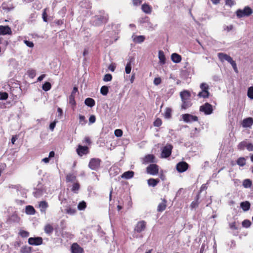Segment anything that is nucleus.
Returning a JSON list of instances; mask_svg holds the SVG:
<instances>
[{
	"label": "nucleus",
	"mask_w": 253,
	"mask_h": 253,
	"mask_svg": "<svg viewBox=\"0 0 253 253\" xmlns=\"http://www.w3.org/2000/svg\"><path fill=\"white\" fill-rule=\"evenodd\" d=\"M155 156L153 154H147L142 159V163L147 164L155 162Z\"/></svg>",
	"instance_id": "nucleus-12"
},
{
	"label": "nucleus",
	"mask_w": 253,
	"mask_h": 253,
	"mask_svg": "<svg viewBox=\"0 0 253 253\" xmlns=\"http://www.w3.org/2000/svg\"><path fill=\"white\" fill-rule=\"evenodd\" d=\"M84 103L86 106L92 107L95 105V102L93 99L87 98L84 101Z\"/></svg>",
	"instance_id": "nucleus-29"
},
{
	"label": "nucleus",
	"mask_w": 253,
	"mask_h": 253,
	"mask_svg": "<svg viewBox=\"0 0 253 253\" xmlns=\"http://www.w3.org/2000/svg\"><path fill=\"white\" fill-rule=\"evenodd\" d=\"M181 100H191V93L190 91L187 90L181 91L180 93Z\"/></svg>",
	"instance_id": "nucleus-17"
},
{
	"label": "nucleus",
	"mask_w": 253,
	"mask_h": 253,
	"mask_svg": "<svg viewBox=\"0 0 253 253\" xmlns=\"http://www.w3.org/2000/svg\"><path fill=\"white\" fill-rule=\"evenodd\" d=\"M240 206L243 210L246 211L250 210L251 204L249 201H245L241 203Z\"/></svg>",
	"instance_id": "nucleus-23"
},
{
	"label": "nucleus",
	"mask_w": 253,
	"mask_h": 253,
	"mask_svg": "<svg viewBox=\"0 0 253 253\" xmlns=\"http://www.w3.org/2000/svg\"><path fill=\"white\" fill-rule=\"evenodd\" d=\"M182 104L181 106V110H186L191 107L192 105L191 100H181Z\"/></svg>",
	"instance_id": "nucleus-19"
},
{
	"label": "nucleus",
	"mask_w": 253,
	"mask_h": 253,
	"mask_svg": "<svg viewBox=\"0 0 253 253\" xmlns=\"http://www.w3.org/2000/svg\"><path fill=\"white\" fill-rule=\"evenodd\" d=\"M132 4L134 6H137L140 5L142 1V0H131Z\"/></svg>",
	"instance_id": "nucleus-59"
},
{
	"label": "nucleus",
	"mask_w": 253,
	"mask_h": 253,
	"mask_svg": "<svg viewBox=\"0 0 253 253\" xmlns=\"http://www.w3.org/2000/svg\"><path fill=\"white\" fill-rule=\"evenodd\" d=\"M65 211H66V213L69 214H71V215L74 214L76 212V211H77L76 209H73V208H72L71 207L67 208L65 210Z\"/></svg>",
	"instance_id": "nucleus-45"
},
{
	"label": "nucleus",
	"mask_w": 253,
	"mask_h": 253,
	"mask_svg": "<svg viewBox=\"0 0 253 253\" xmlns=\"http://www.w3.org/2000/svg\"><path fill=\"white\" fill-rule=\"evenodd\" d=\"M112 79V76L110 74H107L105 75L103 77V81L104 82H109L111 81Z\"/></svg>",
	"instance_id": "nucleus-52"
},
{
	"label": "nucleus",
	"mask_w": 253,
	"mask_h": 253,
	"mask_svg": "<svg viewBox=\"0 0 253 253\" xmlns=\"http://www.w3.org/2000/svg\"><path fill=\"white\" fill-rule=\"evenodd\" d=\"M86 208V204L84 201L80 202L78 205V209L80 211L84 210Z\"/></svg>",
	"instance_id": "nucleus-41"
},
{
	"label": "nucleus",
	"mask_w": 253,
	"mask_h": 253,
	"mask_svg": "<svg viewBox=\"0 0 253 253\" xmlns=\"http://www.w3.org/2000/svg\"><path fill=\"white\" fill-rule=\"evenodd\" d=\"M25 212L28 214L33 215L35 213L36 211L33 206L29 205L26 207Z\"/></svg>",
	"instance_id": "nucleus-26"
},
{
	"label": "nucleus",
	"mask_w": 253,
	"mask_h": 253,
	"mask_svg": "<svg viewBox=\"0 0 253 253\" xmlns=\"http://www.w3.org/2000/svg\"><path fill=\"white\" fill-rule=\"evenodd\" d=\"M48 10V8H45L43 10L42 14V18L44 22L47 21V10Z\"/></svg>",
	"instance_id": "nucleus-49"
},
{
	"label": "nucleus",
	"mask_w": 253,
	"mask_h": 253,
	"mask_svg": "<svg viewBox=\"0 0 253 253\" xmlns=\"http://www.w3.org/2000/svg\"><path fill=\"white\" fill-rule=\"evenodd\" d=\"M134 176L133 171H127L125 172L122 175V177L125 179H129Z\"/></svg>",
	"instance_id": "nucleus-27"
},
{
	"label": "nucleus",
	"mask_w": 253,
	"mask_h": 253,
	"mask_svg": "<svg viewBox=\"0 0 253 253\" xmlns=\"http://www.w3.org/2000/svg\"><path fill=\"white\" fill-rule=\"evenodd\" d=\"M167 201L166 199H163L162 202L160 203L159 204V205L158 206V208H157L158 211L162 212L164 210H165V209H166V207H167Z\"/></svg>",
	"instance_id": "nucleus-18"
},
{
	"label": "nucleus",
	"mask_w": 253,
	"mask_h": 253,
	"mask_svg": "<svg viewBox=\"0 0 253 253\" xmlns=\"http://www.w3.org/2000/svg\"><path fill=\"white\" fill-rule=\"evenodd\" d=\"M200 111L204 112L206 115H210L213 112L212 106L209 103H206L200 107Z\"/></svg>",
	"instance_id": "nucleus-4"
},
{
	"label": "nucleus",
	"mask_w": 253,
	"mask_h": 253,
	"mask_svg": "<svg viewBox=\"0 0 253 253\" xmlns=\"http://www.w3.org/2000/svg\"><path fill=\"white\" fill-rule=\"evenodd\" d=\"M146 170L147 173L151 175H156L159 172V167L156 164H150L147 167Z\"/></svg>",
	"instance_id": "nucleus-6"
},
{
	"label": "nucleus",
	"mask_w": 253,
	"mask_h": 253,
	"mask_svg": "<svg viewBox=\"0 0 253 253\" xmlns=\"http://www.w3.org/2000/svg\"><path fill=\"white\" fill-rule=\"evenodd\" d=\"M154 126H155L159 127L162 124V121L161 119L157 118L154 122Z\"/></svg>",
	"instance_id": "nucleus-53"
},
{
	"label": "nucleus",
	"mask_w": 253,
	"mask_h": 253,
	"mask_svg": "<svg viewBox=\"0 0 253 253\" xmlns=\"http://www.w3.org/2000/svg\"><path fill=\"white\" fill-rule=\"evenodd\" d=\"M246 160L244 157H240L236 161L237 165L240 167H244L246 165Z\"/></svg>",
	"instance_id": "nucleus-34"
},
{
	"label": "nucleus",
	"mask_w": 253,
	"mask_h": 253,
	"mask_svg": "<svg viewBox=\"0 0 253 253\" xmlns=\"http://www.w3.org/2000/svg\"><path fill=\"white\" fill-rule=\"evenodd\" d=\"M51 88V84L49 82H45L42 86V88L45 91L49 90Z\"/></svg>",
	"instance_id": "nucleus-38"
},
{
	"label": "nucleus",
	"mask_w": 253,
	"mask_h": 253,
	"mask_svg": "<svg viewBox=\"0 0 253 253\" xmlns=\"http://www.w3.org/2000/svg\"><path fill=\"white\" fill-rule=\"evenodd\" d=\"M241 124L243 127H250L253 125V118L248 117L244 119L242 121Z\"/></svg>",
	"instance_id": "nucleus-14"
},
{
	"label": "nucleus",
	"mask_w": 253,
	"mask_h": 253,
	"mask_svg": "<svg viewBox=\"0 0 253 253\" xmlns=\"http://www.w3.org/2000/svg\"><path fill=\"white\" fill-rule=\"evenodd\" d=\"M242 226L245 228H248L251 225V222L248 219H245L242 222Z\"/></svg>",
	"instance_id": "nucleus-50"
},
{
	"label": "nucleus",
	"mask_w": 253,
	"mask_h": 253,
	"mask_svg": "<svg viewBox=\"0 0 253 253\" xmlns=\"http://www.w3.org/2000/svg\"><path fill=\"white\" fill-rule=\"evenodd\" d=\"M159 59L161 64H164L166 63L165 55L162 50L159 51Z\"/></svg>",
	"instance_id": "nucleus-31"
},
{
	"label": "nucleus",
	"mask_w": 253,
	"mask_h": 253,
	"mask_svg": "<svg viewBox=\"0 0 253 253\" xmlns=\"http://www.w3.org/2000/svg\"><path fill=\"white\" fill-rule=\"evenodd\" d=\"M10 220L14 222L19 223L20 221V217L16 214H13L11 216Z\"/></svg>",
	"instance_id": "nucleus-37"
},
{
	"label": "nucleus",
	"mask_w": 253,
	"mask_h": 253,
	"mask_svg": "<svg viewBox=\"0 0 253 253\" xmlns=\"http://www.w3.org/2000/svg\"><path fill=\"white\" fill-rule=\"evenodd\" d=\"M76 179V176L73 174H69L66 176V180L67 181H73Z\"/></svg>",
	"instance_id": "nucleus-54"
},
{
	"label": "nucleus",
	"mask_w": 253,
	"mask_h": 253,
	"mask_svg": "<svg viewBox=\"0 0 253 253\" xmlns=\"http://www.w3.org/2000/svg\"><path fill=\"white\" fill-rule=\"evenodd\" d=\"M28 244L32 246H39L43 243V239L41 237H30L28 239Z\"/></svg>",
	"instance_id": "nucleus-5"
},
{
	"label": "nucleus",
	"mask_w": 253,
	"mask_h": 253,
	"mask_svg": "<svg viewBox=\"0 0 253 253\" xmlns=\"http://www.w3.org/2000/svg\"><path fill=\"white\" fill-rule=\"evenodd\" d=\"M172 148V146L170 144L165 146L162 152V157L165 158L169 157L171 155Z\"/></svg>",
	"instance_id": "nucleus-7"
},
{
	"label": "nucleus",
	"mask_w": 253,
	"mask_h": 253,
	"mask_svg": "<svg viewBox=\"0 0 253 253\" xmlns=\"http://www.w3.org/2000/svg\"><path fill=\"white\" fill-rule=\"evenodd\" d=\"M162 82V80H161V79L159 77L158 78H155L154 79V84H155V85H159Z\"/></svg>",
	"instance_id": "nucleus-63"
},
{
	"label": "nucleus",
	"mask_w": 253,
	"mask_h": 253,
	"mask_svg": "<svg viewBox=\"0 0 253 253\" xmlns=\"http://www.w3.org/2000/svg\"><path fill=\"white\" fill-rule=\"evenodd\" d=\"M189 165L185 162H181L177 164L176 169L179 172H183L188 169Z\"/></svg>",
	"instance_id": "nucleus-11"
},
{
	"label": "nucleus",
	"mask_w": 253,
	"mask_h": 253,
	"mask_svg": "<svg viewBox=\"0 0 253 253\" xmlns=\"http://www.w3.org/2000/svg\"><path fill=\"white\" fill-rule=\"evenodd\" d=\"M69 102H70V103L73 105H76V101L75 100V96L73 94V93H72L69 96Z\"/></svg>",
	"instance_id": "nucleus-56"
},
{
	"label": "nucleus",
	"mask_w": 253,
	"mask_h": 253,
	"mask_svg": "<svg viewBox=\"0 0 253 253\" xmlns=\"http://www.w3.org/2000/svg\"><path fill=\"white\" fill-rule=\"evenodd\" d=\"M24 42L28 47H33L34 46V44L32 42H30L27 40H24Z\"/></svg>",
	"instance_id": "nucleus-62"
},
{
	"label": "nucleus",
	"mask_w": 253,
	"mask_h": 253,
	"mask_svg": "<svg viewBox=\"0 0 253 253\" xmlns=\"http://www.w3.org/2000/svg\"><path fill=\"white\" fill-rule=\"evenodd\" d=\"M236 15L238 17L242 18L250 16L253 13V10L249 6H246L243 9H238L236 11Z\"/></svg>",
	"instance_id": "nucleus-2"
},
{
	"label": "nucleus",
	"mask_w": 253,
	"mask_h": 253,
	"mask_svg": "<svg viewBox=\"0 0 253 253\" xmlns=\"http://www.w3.org/2000/svg\"><path fill=\"white\" fill-rule=\"evenodd\" d=\"M229 227L230 229L233 230H236L238 229V227L236 226V223L235 222L230 223L229 224Z\"/></svg>",
	"instance_id": "nucleus-60"
},
{
	"label": "nucleus",
	"mask_w": 253,
	"mask_h": 253,
	"mask_svg": "<svg viewBox=\"0 0 253 253\" xmlns=\"http://www.w3.org/2000/svg\"><path fill=\"white\" fill-rule=\"evenodd\" d=\"M32 248L27 246H23L20 249L21 253H31Z\"/></svg>",
	"instance_id": "nucleus-35"
},
{
	"label": "nucleus",
	"mask_w": 253,
	"mask_h": 253,
	"mask_svg": "<svg viewBox=\"0 0 253 253\" xmlns=\"http://www.w3.org/2000/svg\"><path fill=\"white\" fill-rule=\"evenodd\" d=\"M53 227L50 224L45 225L44 228V232L47 234H51L53 231Z\"/></svg>",
	"instance_id": "nucleus-30"
},
{
	"label": "nucleus",
	"mask_w": 253,
	"mask_h": 253,
	"mask_svg": "<svg viewBox=\"0 0 253 253\" xmlns=\"http://www.w3.org/2000/svg\"><path fill=\"white\" fill-rule=\"evenodd\" d=\"M217 56L219 60L221 62H224L225 60L228 61L229 63H230L232 66L233 67L234 71L236 72H238L237 67L236 65V63L235 61H234L231 57H230L229 55L224 53H218L217 54Z\"/></svg>",
	"instance_id": "nucleus-1"
},
{
	"label": "nucleus",
	"mask_w": 253,
	"mask_h": 253,
	"mask_svg": "<svg viewBox=\"0 0 253 253\" xmlns=\"http://www.w3.org/2000/svg\"><path fill=\"white\" fill-rule=\"evenodd\" d=\"M72 253H84V249L77 243H74L71 246Z\"/></svg>",
	"instance_id": "nucleus-15"
},
{
	"label": "nucleus",
	"mask_w": 253,
	"mask_h": 253,
	"mask_svg": "<svg viewBox=\"0 0 253 253\" xmlns=\"http://www.w3.org/2000/svg\"><path fill=\"white\" fill-rule=\"evenodd\" d=\"M109 91L108 87L106 85H103L101 87L100 93L103 95H106Z\"/></svg>",
	"instance_id": "nucleus-43"
},
{
	"label": "nucleus",
	"mask_w": 253,
	"mask_h": 253,
	"mask_svg": "<svg viewBox=\"0 0 253 253\" xmlns=\"http://www.w3.org/2000/svg\"><path fill=\"white\" fill-rule=\"evenodd\" d=\"M27 74L30 78L33 79L36 76V70H35L34 69L29 70L27 71Z\"/></svg>",
	"instance_id": "nucleus-44"
},
{
	"label": "nucleus",
	"mask_w": 253,
	"mask_h": 253,
	"mask_svg": "<svg viewBox=\"0 0 253 253\" xmlns=\"http://www.w3.org/2000/svg\"><path fill=\"white\" fill-rule=\"evenodd\" d=\"M252 181L249 179H246L243 181V185L245 188H249L252 186Z\"/></svg>",
	"instance_id": "nucleus-40"
},
{
	"label": "nucleus",
	"mask_w": 253,
	"mask_h": 253,
	"mask_svg": "<svg viewBox=\"0 0 253 253\" xmlns=\"http://www.w3.org/2000/svg\"><path fill=\"white\" fill-rule=\"evenodd\" d=\"M39 206L41 208V211L45 212L46 209L48 206V205L46 201H43L40 202Z\"/></svg>",
	"instance_id": "nucleus-33"
},
{
	"label": "nucleus",
	"mask_w": 253,
	"mask_h": 253,
	"mask_svg": "<svg viewBox=\"0 0 253 253\" xmlns=\"http://www.w3.org/2000/svg\"><path fill=\"white\" fill-rule=\"evenodd\" d=\"M79 124H81V125L84 126L86 124L87 121L85 120V118L84 116L82 115H79Z\"/></svg>",
	"instance_id": "nucleus-42"
},
{
	"label": "nucleus",
	"mask_w": 253,
	"mask_h": 253,
	"mask_svg": "<svg viewBox=\"0 0 253 253\" xmlns=\"http://www.w3.org/2000/svg\"><path fill=\"white\" fill-rule=\"evenodd\" d=\"M12 31L8 26H0V35H11Z\"/></svg>",
	"instance_id": "nucleus-13"
},
{
	"label": "nucleus",
	"mask_w": 253,
	"mask_h": 253,
	"mask_svg": "<svg viewBox=\"0 0 253 253\" xmlns=\"http://www.w3.org/2000/svg\"><path fill=\"white\" fill-rule=\"evenodd\" d=\"M200 199V195L198 194L197 195L194 201H193L190 204V207L191 209H196L197 208L199 205V200Z\"/></svg>",
	"instance_id": "nucleus-22"
},
{
	"label": "nucleus",
	"mask_w": 253,
	"mask_h": 253,
	"mask_svg": "<svg viewBox=\"0 0 253 253\" xmlns=\"http://www.w3.org/2000/svg\"><path fill=\"white\" fill-rule=\"evenodd\" d=\"M200 88L201 90H209V86L206 83H203L200 84Z\"/></svg>",
	"instance_id": "nucleus-57"
},
{
	"label": "nucleus",
	"mask_w": 253,
	"mask_h": 253,
	"mask_svg": "<svg viewBox=\"0 0 253 253\" xmlns=\"http://www.w3.org/2000/svg\"><path fill=\"white\" fill-rule=\"evenodd\" d=\"M96 121V117L94 115H92L89 118V123L90 124H93Z\"/></svg>",
	"instance_id": "nucleus-61"
},
{
	"label": "nucleus",
	"mask_w": 253,
	"mask_h": 253,
	"mask_svg": "<svg viewBox=\"0 0 253 253\" xmlns=\"http://www.w3.org/2000/svg\"><path fill=\"white\" fill-rule=\"evenodd\" d=\"M247 149L249 151H253V144L252 143H248Z\"/></svg>",
	"instance_id": "nucleus-64"
},
{
	"label": "nucleus",
	"mask_w": 253,
	"mask_h": 253,
	"mask_svg": "<svg viewBox=\"0 0 253 253\" xmlns=\"http://www.w3.org/2000/svg\"><path fill=\"white\" fill-rule=\"evenodd\" d=\"M8 97V94L7 92H0V100H6Z\"/></svg>",
	"instance_id": "nucleus-51"
},
{
	"label": "nucleus",
	"mask_w": 253,
	"mask_h": 253,
	"mask_svg": "<svg viewBox=\"0 0 253 253\" xmlns=\"http://www.w3.org/2000/svg\"><path fill=\"white\" fill-rule=\"evenodd\" d=\"M101 160L99 158H92L88 163V167L92 170H97L100 167Z\"/></svg>",
	"instance_id": "nucleus-3"
},
{
	"label": "nucleus",
	"mask_w": 253,
	"mask_h": 253,
	"mask_svg": "<svg viewBox=\"0 0 253 253\" xmlns=\"http://www.w3.org/2000/svg\"><path fill=\"white\" fill-rule=\"evenodd\" d=\"M159 182H160V180L158 178L154 179V178H151L148 180V184L149 186L155 187L158 184V183Z\"/></svg>",
	"instance_id": "nucleus-28"
},
{
	"label": "nucleus",
	"mask_w": 253,
	"mask_h": 253,
	"mask_svg": "<svg viewBox=\"0 0 253 253\" xmlns=\"http://www.w3.org/2000/svg\"><path fill=\"white\" fill-rule=\"evenodd\" d=\"M131 70V61H129L128 62L126 66L125 67V72L126 74H128L130 73Z\"/></svg>",
	"instance_id": "nucleus-47"
},
{
	"label": "nucleus",
	"mask_w": 253,
	"mask_h": 253,
	"mask_svg": "<svg viewBox=\"0 0 253 253\" xmlns=\"http://www.w3.org/2000/svg\"><path fill=\"white\" fill-rule=\"evenodd\" d=\"M1 8L3 10L10 11L14 9V6L13 4L10 2H4L1 5Z\"/></svg>",
	"instance_id": "nucleus-16"
},
{
	"label": "nucleus",
	"mask_w": 253,
	"mask_h": 253,
	"mask_svg": "<svg viewBox=\"0 0 253 253\" xmlns=\"http://www.w3.org/2000/svg\"><path fill=\"white\" fill-rule=\"evenodd\" d=\"M80 188V184L78 182H76L73 184L72 188H71V191L75 193H78Z\"/></svg>",
	"instance_id": "nucleus-36"
},
{
	"label": "nucleus",
	"mask_w": 253,
	"mask_h": 253,
	"mask_svg": "<svg viewBox=\"0 0 253 253\" xmlns=\"http://www.w3.org/2000/svg\"><path fill=\"white\" fill-rule=\"evenodd\" d=\"M247 95L249 98L253 99V86H250L248 88Z\"/></svg>",
	"instance_id": "nucleus-48"
},
{
	"label": "nucleus",
	"mask_w": 253,
	"mask_h": 253,
	"mask_svg": "<svg viewBox=\"0 0 253 253\" xmlns=\"http://www.w3.org/2000/svg\"><path fill=\"white\" fill-rule=\"evenodd\" d=\"M37 17V14L36 12L34 11L33 13H31L30 15L29 19L31 22H33L35 21V19Z\"/></svg>",
	"instance_id": "nucleus-55"
},
{
	"label": "nucleus",
	"mask_w": 253,
	"mask_h": 253,
	"mask_svg": "<svg viewBox=\"0 0 253 253\" xmlns=\"http://www.w3.org/2000/svg\"><path fill=\"white\" fill-rule=\"evenodd\" d=\"M171 60L175 63H180L182 60L181 56L176 53H172L171 56Z\"/></svg>",
	"instance_id": "nucleus-20"
},
{
	"label": "nucleus",
	"mask_w": 253,
	"mask_h": 253,
	"mask_svg": "<svg viewBox=\"0 0 253 253\" xmlns=\"http://www.w3.org/2000/svg\"><path fill=\"white\" fill-rule=\"evenodd\" d=\"M248 142L247 140H244L240 142L238 145H237V148L238 150L240 151L244 150L245 148L247 149V145H248Z\"/></svg>",
	"instance_id": "nucleus-25"
},
{
	"label": "nucleus",
	"mask_w": 253,
	"mask_h": 253,
	"mask_svg": "<svg viewBox=\"0 0 253 253\" xmlns=\"http://www.w3.org/2000/svg\"><path fill=\"white\" fill-rule=\"evenodd\" d=\"M181 117L183 121L186 123L196 122L198 120V118L197 116H193L189 114H183L181 115Z\"/></svg>",
	"instance_id": "nucleus-8"
},
{
	"label": "nucleus",
	"mask_w": 253,
	"mask_h": 253,
	"mask_svg": "<svg viewBox=\"0 0 253 253\" xmlns=\"http://www.w3.org/2000/svg\"><path fill=\"white\" fill-rule=\"evenodd\" d=\"M210 94L209 90H203L198 93V96L199 98H209Z\"/></svg>",
	"instance_id": "nucleus-24"
},
{
	"label": "nucleus",
	"mask_w": 253,
	"mask_h": 253,
	"mask_svg": "<svg viewBox=\"0 0 253 253\" xmlns=\"http://www.w3.org/2000/svg\"><path fill=\"white\" fill-rule=\"evenodd\" d=\"M146 226V222L145 221H140L137 223L135 226L134 231L137 233H140L145 229Z\"/></svg>",
	"instance_id": "nucleus-10"
},
{
	"label": "nucleus",
	"mask_w": 253,
	"mask_h": 253,
	"mask_svg": "<svg viewBox=\"0 0 253 253\" xmlns=\"http://www.w3.org/2000/svg\"><path fill=\"white\" fill-rule=\"evenodd\" d=\"M142 10L146 14H150L152 12V7L147 3H144L141 6Z\"/></svg>",
	"instance_id": "nucleus-21"
},
{
	"label": "nucleus",
	"mask_w": 253,
	"mask_h": 253,
	"mask_svg": "<svg viewBox=\"0 0 253 253\" xmlns=\"http://www.w3.org/2000/svg\"><path fill=\"white\" fill-rule=\"evenodd\" d=\"M165 117L169 119L171 117V110L170 108H167L165 112Z\"/></svg>",
	"instance_id": "nucleus-46"
},
{
	"label": "nucleus",
	"mask_w": 253,
	"mask_h": 253,
	"mask_svg": "<svg viewBox=\"0 0 253 253\" xmlns=\"http://www.w3.org/2000/svg\"><path fill=\"white\" fill-rule=\"evenodd\" d=\"M145 38L144 36H136L133 38V41L136 43H141L144 41Z\"/></svg>",
	"instance_id": "nucleus-32"
},
{
	"label": "nucleus",
	"mask_w": 253,
	"mask_h": 253,
	"mask_svg": "<svg viewBox=\"0 0 253 253\" xmlns=\"http://www.w3.org/2000/svg\"><path fill=\"white\" fill-rule=\"evenodd\" d=\"M19 235L22 238H27L29 236L30 233L27 231L20 229L19 232Z\"/></svg>",
	"instance_id": "nucleus-39"
},
{
	"label": "nucleus",
	"mask_w": 253,
	"mask_h": 253,
	"mask_svg": "<svg viewBox=\"0 0 253 253\" xmlns=\"http://www.w3.org/2000/svg\"><path fill=\"white\" fill-rule=\"evenodd\" d=\"M123 131L120 129H117L115 130L114 134L117 137H121L123 135Z\"/></svg>",
	"instance_id": "nucleus-58"
},
{
	"label": "nucleus",
	"mask_w": 253,
	"mask_h": 253,
	"mask_svg": "<svg viewBox=\"0 0 253 253\" xmlns=\"http://www.w3.org/2000/svg\"><path fill=\"white\" fill-rule=\"evenodd\" d=\"M76 152L79 156L82 157L84 155H86L89 153V149L87 146L79 145L76 149Z\"/></svg>",
	"instance_id": "nucleus-9"
}]
</instances>
